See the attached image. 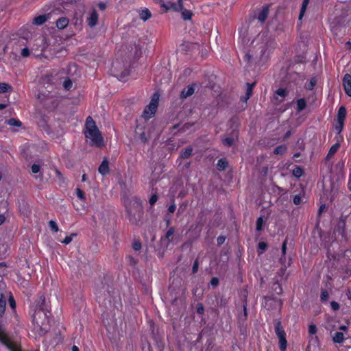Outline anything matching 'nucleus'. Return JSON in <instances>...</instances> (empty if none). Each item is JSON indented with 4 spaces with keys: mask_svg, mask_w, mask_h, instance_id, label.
I'll use <instances>...</instances> for the list:
<instances>
[{
    "mask_svg": "<svg viewBox=\"0 0 351 351\" xmlns=\"http://www.w3.org/2000/svg\"><path fill=\"white\" fill-rule=\"evenodd\" d=\"M50 315V312L45 306V301L43 300L41 304L36 308L33 315L34 329L40 335H45L49 330Z\"/></svg>",
    "mask_w": 351,
    "mask_h": 351,
    "instance_id": "f257e3e1",
    "label": "nucleus"
},
{
    "mask_svg": "<svg viewBox=\"0 0 351 351\" xmlns=\"http://www.w3.org/2000/svg\"><path fill=\"white\" fill-rule=\"evenodd\" d=\"M123 203L130 222L135 225L138 224L143 216V208L141 199L133 197L124 199Z\"/></svg>",
    "mask_w": 351,
    "mask_h": 351,
    "instance_id": "f03ea898",
    "label": "nucleus"
},
{
    "mask_svg": "<svg viewBox=\"0 0 351 351\" xmlns=\"http://www.w3.org/2000/svg\"><path fill=\"white\" fill-rule=\"evenodd\" d=\"M84 134L87 139L90 140L91 146L101 147L104 145V138L91 117H88L86 120Z\"/></svg>",
    "mask_w": 351,
    "mask_h": 351,
    "instance_id": "7ed1b4c3",
    "label": "nucleus"
},
{
    "mask_svg": "<svg viewBox=\"0 0 351 351\" xmlns=\"http://www.w3.org/2000/svg\"><path fill=\"white\" fill-rule=\"evenodd\" d=\"M162 8H164L165 11L173 10L174 12H180L182 18L184 20H190L193 16L192 12L186 8V4L184 3V0H176L173 1H164L158 0Z\"/></svg>",
    "mask_w": 351,
    "mask_h": 351,
    "instance_id": "20e7f679",
    "label": "nucleus"
},
{
    "mask_svg": "<svg viewBox=\"0 0 351 351\" xmlns=\"http://www.w3.org/2000/svg\"><path fill=\"white\" fill-rule=\"evenodd\" d=\"M159 97L160 95L158 93H155L153 95L149 104L146 106L143 112V117L145 119H149L155 114L158 106Z\"/></svg>",
    "mask_w": 351,
    "mask_h": 351,
    "instance_id": "39448f33",
    "label": "nucleus"
},
{
    "mask_svg": "<svg viewBox=\"0 0 351 351\" xmlns=\"http://www.w3.org/2000/svg\"><path fill=\"white\" fill-rule=\"evenodd\" d=\"M275 332L279 340L280 351H286L287 341L286 339V333L281 325V322L278 321L275 324Z\"/></svg>",
    "mask_w": 351,
    "mask_h": 351,
    "instance_id": "423d86ee",
    "label": "nucleus"
},
{
    "mask_svg": "<svg viewBox=\"0 0 351 351\" xmlns=\"http://www.w3.org/2000/svg\"><path fill=\"white\" fill-rule=\"evenodd\" d=\"M0 341L11 351H19L17 346L10 339L5 330L1 326H0Z\"/></svg>",
    "mask_w": 351,
    "mask_h": 351,
    "instance_id": "0eeeda50",
    "label": "nucleus"
},
{
    "mask_svg": "<svg viewBox=\"0 0 351 351\" xmlns=\"http://www.w3.org/2000/svg\"><path fill=\"white\" fill-rule=\"evenodd\" d=\"M343 86L346 93L351 97V75L347 73L343 76Z\"/></svg>",
    "mask_w": 351,
    "mask_h": 351,
    "instance_id": "6e6552de",
    "label": "nucleus"
},
{
    "mask_svg": "<svg viewBox=\"0 0 351 351\" xmlns=\"http://www.w3.org/2000/svg\"><path fill=\"white\" fill-rule=\"evenodd\" d=\"M98 19H99V15H98L97 11L95 10H93L90 12L89 17H88V19H87L88 25L90 27H95L98 22Z\"/></svg>",
    "mask_w": 351,
    "mask_h": 351,
    "instance_id": "1a4fd4ad",
    "label": "nucleus"
},
{
    "mask_svg": "<svg viewBox=\"0 0 351 351\" xmlns=\"http://www.w3.org/2000/svg\"><path fill=\"white\" fill-rule=\"evenodd\" d=\"M98 171L103 176H106L109 173V162L107 158L103 160L99 167Z\"/></svg>",
    "mask_w": 351,
    "mask_h": 351,
    "instance_id": "9d476101",
    "label": "nucleus"
},
{
    "mask_svg": "<svg viewBox=\"0 0 351 351\" xmlns=\"http://www.w3.org/2000/svg\"><path fill=\"white\" fill-rule=\"evenodd\" d=\"M195 92V88L193 85L187 86L186 88H184L181 93H180V97L182 99L187 98L188 97H190Z\"/></svg>",
    "mask_w": 351,
    "mask_h": 351,
    "instance_id": "9b49d317",
    "label": "nucleus"
},
{
    "mask_svg": "<svg viewBox=\"0 0 351 351\" xmlns=\"http://www.w3.org/2000/svg\"><path fill=\"white\" fill-rule=\"evenodd\" d=\"M49 19V15H39L34 19L33 23L36 25H41L45 23Z\"/></svg>",
    "mask_w": 351,
    "mask_h": 351,
    "instance_id": "f8f14e48",
    "label": "nucleus"
},
{
    "mask_svg": "<svg viewBox=\"0 0 351 351\" xmlns=\"http://www.w3.org/2000/svg\"><path fill=\"white\" fill-rule=\"evenodd\" d=\"M69 19L66 17H60L56 21V27L59 29H63L67 27Z\"/></svg>",
    "mask_w": 351,
    "mask_h": 351,
    "instance_id": "ddd939ff",
    "label": "nucleus"
},
{
    "mask_svg": "<svg viewBox=\"0 0 351 351\" xmlns=\"http://www.w3.org/2000/svg\"><path fill=\"white\" fill-rule=\"evenodd\" d=\"M268 14H269L268 7H267V6L263 7L262 10L258 14V20L262 23H264L265 21V20L267 19Z\"/></svg>",
    "mask_w": 351,
    "mask_h": 351,
    "instance_id": "4468645a",
    "label": "nucleus"
},
{
    "mask_svg": "<svg viewBox=\"0 0 351 351\" xmlns=\"http://www.w3.org/2000/svg\"><path fill=\"white\" fill-rule=\"evenodd\" d=\"M346 117V109L344 106H341L337 112V121H342L344 122V120Z\"/></svg>",
    "mask_w": 351,
    "mask_h": 351,
    "instance_id": "2eb2a0df",
    "label": "nucleus"
},
{
    "mask_svg": "<svg viewBox=\"0 0 351 351\" xmlns=\"http://www.w3.org/2000/svg\"><path fill=\"white\" fill-rule=\"evenodd\" d=\"M139 16L141 19L145 21L151 18L152 14L147 8H144L139 12Z\"/></svg>",
    "mask_w": 351,
    "mask_h": 351,
    "instance_id": "dca6fc26",
    "label": "nucleus"
},
{
    "mask_svg": "<svg viewBox=\"0 0 351 351\" xmlns=\"http://www.w3.org/2000/svg\"><path fill=\"white\" fill-rule=\"evenodd\" d=\"M332 339L335 343H341L344 341V335L341 332H336L332 337Z\"/></svg>",
    "mask_w": 351,
    "mask_h": 351,
    "instance_id": "f3484780",
    "label": "nucleus"
},
{
    "mask_svg": "<svg viewBox=\"0 0 351 351\" xmlns=\"http://www.w3.org/2000/svg\"><path fill=\"white\" fill-rule=\"evenodd\" d=\"M5 123L12 127H21L22 125L21 121L14 118H11L5 121Z\"/></svg>",
    "mask_w": 351,
    "mask_h": 351,
    "instance_id": "a211bd4d",
    "label": "nucleus"
},
{
    "mask_svg": "<svg viewBox=\"0 0 351 351\" xmlns=\"http://www.w3.org/2000/svg\"><path fill=\"white\" fill-rule=\"evenodd\" d=\"M6 306V298L3 294L0 297V315H3L5 312Z\"/></svg>",
    "mask_w": 351,
    "mask_h": 351,
    "instance_id": "6ab92c4d",
    "label": "nucleus"
},
{
    "mask_svg": "<svg viewBox=\"0 0 351 351\" xmlns=\"http://www.w3.org/2000/svg\"><path fill=\"white\" fill-rule=\"evenodd\" d=\"M254 86V83H253V84L247 83V90H246V95L245 97V99H243L244 101H246L252 96Z\"/></svg>",
    "mask_w": 351,
    "mask_h": 351,
    "instance_id": "aec40b11",
    "label": "nucleus"
},
{
    "mask_svg": "<svg viewBox=\"0 0 351 351\" xmlns=\"http://www.w3.org/2000/svg\"><path fill=\"white\" fill-rule=\"evenodd\" d=\"M174 232H175L174 228L171 227L166 232L165 241H166L167 245L171 241V237L174 234Z\"/></svg>",
    "mask_w": 351,
    "mask_h": 351,
    "instance_id": "412c9836",
    "label": "nucleus"
},
{
    "mask_svg": "<svg viewBox=\"0 0 351 351\" xmlns=\"http://www.w3.org/2000/svg\"><path fill=\"white\" fill-rule=\"evenodd\" d=\"M339 147H340L339 143H335V145H333L330 147V149L327 154V158L332 157L337 152Z\"/></svg>",
    "mask_w": 351,
    "mask_h": 351,
    "instance_id": "4be33fe9",
    "label": "nucleus"
},
{
    "mask_svg": "<svg viewBox=\"0 0 351 351\" xmlns=\"http://www.w3.org/2000/svg\"><path fill=\"white\" fill-rule=\"evenodd\" d=\"M192 151L193 149L191 147H186L182 152L181 158L184 159L189 158L192 154Z\"/></svg>",
    "mask_w": 351,
    "mask_h": 351,
    "instance_id": "5701e85b",
    "label": "nucleus"
},
{
    "mask_svg": "<svg viewBox=\"0 0 351 351\" xmlns=\"http://www.w3.org/2000/svg\"><path fill=\"white\" fill-rule=\"evenodd\" d=\"M306 106V102L304 99H300L297 101V110L300 112L305 109Z\"/></svg>",
    "mask_w": 351,
    "mask_h": 351,
    "instance_id": "b1692460",
    "label": "nucleus"
},
{
    "mask_svg": "<svg viewBox=\"0 0 351 351\" xmlns=\"http://www.w3.org/2000/svg\"><path fill=\"white\" fill-rule=\"evenodd\" d=\"M287 148L285 145H279L278 147H276L274 150V154H283L286 152Z\"/></svg>",
    "mask_w": 351,
    "mask_h": 351,
    "instance_id": "393cba45",
    "label": "nucleus"
},
{
    "mask_svg": "<svg viewBox=\"0 0 351 351\" xmlns=\"http://www.w3.org/2000/svg\"><path fill=\"white\" fill-rule=\"evenodd\" d=\"M308 3H309V0H304L303 1L302 7H301V10H300V13L299 15L300 20H301L302 19V17L306 12V7H307Z\"/></svg>",
    "mask_w": 351,
    "mask_h": 351,
    "instance_id": "a878e982",
    "label": "nucleus"
},
{
    "mask_svg": "<svg viewBox=\"0 0 351 351\" xmlns=\"http://www.w3.org/2000/svg\"><path fill=\"white\" fill-rule=\"evenodd\" d=\"M228 166V162L224 158H221L217 162V167L219 170L225 169Z\"/></svg>",
    "mask_w": 351,
    "mask_h": 351,
    "instance_id": "bb28decb",
    "label": "nucleus"
},
{
    "mask_svg": "<svg viewBox=\"0 0 351 351\" xmlns=\"http://www.w3.org/2000/svg\"><path fill=\"white\" fill-rule=\"evenodd\" d=\"M12 89V86L7 83L0 84V93H5Z\"/></svg>",
    "mask_w": 351,
    "mask_h": 351,
    "instance_id": "cd10ccee",
    "label": "nucleus"
},
{
    "mask_svg": "<svg viewBox=\"0 0 351 351\" xmlns=\"http://www.w3.org/2000/svg\"><path fill=\"white\" fill-rule=\"evenodd\" d=\"M293 174L297 177V178H300L302 176L303 174V169L300 167H296L295 168L293 169Z\"/></svg>",
    "mask_w": 351,
    "mask_h": 351,
    "instance_id": "c85d7f7f",
    "label": "nucleus"
},
{
    "mask_svg": "<svg viewBox=\"0 0 351 351\" xmlns=\"http://www.w3.org/2000/svg\"><path fill=\"white\" fill-rule=\"evenodd\" d=\"M73 86V83L70 79H66L63 82V87L65 90H70Z\"/></svg>",
    "mask_w": 351,
    "mask_h": 351,
    "instance_id": "c756f323",
    "label": "nucleus"
},
{
    "mask_svg": "<svg viewBox=\"0 0 351 351\" xmlns=\"http://www.w3.org/2000/svg\"><path fill=\"white\" fill-rule=\"evenodd\" d=\"M76 235L77 234L75 233H72L71 235L66 236L62 243L65 245H68L72 241L73 237H75Z\"/></svg>",
    "mask_w": 351,
    "mask_h": 351,
    "instance_id": "7c9ffc66",
    "label": "nucleus"
},
{
    "mask_svg": "<svg viewBox=\"0 0 351 351\" xmlns=\"http://www.w3.org/2000/svg\"><path fill=\"white\" fill-rule=\"evenodd\" d=\"M267 248V243L264 241H261L258 243V250L259 254H262L265 250H266Z\"/></svg>",
    "mask_w": 351,
    "mask_h": 351,
    "instance_id": "2f4dec72",
    "label": "nucleus"
},
{
    "mask_svg": "<svg viewBox=\"0 0 351 351\" xmlns=\"http://www.w3.org/2000/svg\"><path fill=\"white\" fill-rule=\"evenodd\" d=\"M344 125V122L337 121V125H335V130L338 134H340L343 130Z\"/></svg>",
    "mask_w": 351,
    "mask_h": 351,
    "instance_id": "473e14b6",
    "label": "nucleus"
},
{
    "mask_svg": "<svg viewBox=\"0 0 351 351\" xmlns=\"http://www.w3.org/2000/svg\"><path fill=\"white\" fill-rule=\"evenodd\" d=\"M276 94L284 98L287 95V91L284 88H279L276 90Z\"/></svg>",
    "mask_w": 351,
    "mask_h": 351,
    "instance_id": "72a5a7b5",
    "label": "nucleus"
},
{
    "mask_svg": "<svg viewBox=\"0 0 351 351\" xmlns=\"http://www.w3.org/2000/svg\"><path fill=\"white\" fill-rule=\"evenodd\" d=\"M321 300L322 301H327L329 298V294L326 289H322L320 295Z\"/></svg>",
    "mask_w": 351,
    "mask_h": 351,
    "instance_id": "f704fd0d",
    "label": "nucleus"
},
{
    "mask_svg": "<svg viewBox=\"0 0 351 351\" xmlns=\"http://www.w3.org/2000/svg\"><path fill=\"white\" fill-rule=\"evenodd\" d=\"M49 225L51 230L54 231L55 232H57L58 231V225L54 221L51 220L49 223Z\"/></svg>",
    "mask_w": 351,
    "mask_h": 351,
    "instance_id": "c9c22d12",
    "label": "nucleus"
},
{
    "mask_svg": "<svg viewBox=\"0 0 351 351\" xmlns=\"http://www.w3.org/2000/svg\"><path fill=\"white\" fill-rule=\"evenodd\" d=\"M263 219L262 217H258L256 221V230L261 231L263 228Z\"/></svg>",
    "mask_w": 351,
    "mask_h": 351,
    "instance_id": "e433bc0d",
    "label": "nucleus"
},
{
    "mask_svg": "<svg viewBox=\"0 0 351 351\" xmlns=\"http://www.w3.org/2000/svg\"><path fill=\"white\" fill-rule=\"evenodd\" d=\"M141 243L139 241H136L133 243L132 247L135 251H138L141 249Z\"/></svg>",
    "mask_w": 351,
    "mask_h": 351,
    "instance_id": "4c0bfd02",
    "label": "nucleus"
},
{
    "mask_svg": "<svg viewBox=\"0 0 351 351\" xmlns=\"http://www.w3.org/2000/svg\"><path fill=\"white\" fill-rule=\"evenodd\" d=\"M223 145L230 147L233 144V139L232 138H226L223 139Z\"/></svg>",
    "mask_w": 351,
    "mask_h": 351,
    "instance_id": "58836bf2",
    "label": "nucleus"
},
{
    "mask_svg": "<svg viewBox=\"0 0 351 351\" xmlns=\"http://www.w3.org/2000/svg\"><path fill=\"white\" fill-rule=\"evenodd\" d=\"M317 332V327L314 324H311L308 327V333L310 335H314Z\"/></svg>",
    "mask_w": 351,
    "mask_h": 351,
    "instance_id": "ea45409f",
    "label": "nucleus"
},
{
    "mask_svg": "<svg viewBox=\"0 0 351 351\" xmlns=\"http://www.w3.org/2000/svg\"><path fill=\"white\" fill-rule=\"evenodd\" d=\"M76 194L77 197L80 198V199H85L84 193L81 189L77 188L76 189Z\"/></svg>",
    "mask_w": 351,
    "mask_h": 351,
    "instance_id": "a19ab883",
    "label": "nucleus"
},
{
    "mask_svg": "<svg viewBox=\"0 0 351 351\" xmlns=\"http://www.w3.org/2000/svg\"><path fill=\"white\" fill-rule=\"evenodd\" d=\"M293 203L295 205H299L302 203V197L300 195H296L293 197Z\"/></svg>",
    "mask_w": 351,
    "mask_h": 351,
    "instance_id": "79ce46f5",
    "label": "nucleus"
},
{
    "mask_svg": "<svg viewBox=\"0 0 351 351\" xmlns=\"http://www.w3.org/2000/svg\"><path fill=\"white\" fill-rule=\"evenodd\" d=\"M40 171V166L37 164H34L32 165V171L34 173H38Z\"/></svg>",
    "mask_w": 351,
    "mask_h": 351,
    "instance_id": "37998d69",
    "label": "nucleus"
},
{
    "mask_svg": "<svg viewBox=\"0 0 351 351\" xmlns=\"http://www.w3.org/2000/svg\"><path fill=\"white\" fill-rule=\"evenodd\" d=\"M316 81L314 79H311L309 82L308 84L307 85V88L309 90L313 89L315 85Z\"/></svg>",
    "mask_w": 351,
    "mask_h": 351,
    "instance_id": "c03bdc74",
    "label": "nucleus"
},
{
    "mask_svg": "<svg viewBox=\"0 0 351 351\" xmlns=\"http://www.w3.org/2000/svg\"><path fill=\"white\" fill-rule=\"evenodd\" d=\"M21 56L23 57H28L29 56V51L28 49V48H23L21 51Z\"/></svg>",
    "mask_w": 351,
    "mask_h": 351,
    "instance_id": "a18cd8bd",
    "label": "nucleus"
},
{
    "mask_svg": "<svg viewBox=\"0 0 351 351\" xmlns=\"http://www.w3.org/2000/svg\"><path fill=\"white\" fill-rule=\"evenodd\" d=\"M158 200V196L156 195H153L149 199L150 205L153 206Z\"/></svg>",
    "mask_w": 351,
    "mask_h": 351,
    "instance_id": "49530a36",
    "label": "nucleus"
},
{
    "mask_svg": "<svg viewBox=\"0 0 351 351\" xmlns=\"http://www.w3.org/2000/svg\"><path fill=\"white\" fill-rule=\"evenodd\" d=\"M330 306L334 311H337L339 308V304L335 301L331 302Z\"/></svg>",
    "mask_w": 351,
    "mask_h": 351,
    "instance_id": "de8ad7c7",
    "label": "nucleus"
},
{
    "mask_svg": "<svg viewBox=\"0 0 351 351\" xmlns=\"http://www.w3.org/2000/svg\"><path fill=\"white\" fill-rule=\"evenodd\" d=\"M210 285L213 287H217L219 285V279L216 277H214L210 280Z\"/></svg>",
    "mask_w": 351,
    "mask_h": 351,
    "instance_id": "09e8293b",
    "label": "nucleus"
},
{
    "mask_svg": "<svg viewBox=\"0 0 351 351\" xmlns=\"http://www.w3.org/2000/svg\"><path fill=\"white\" fill-rule=\"evenodd\" d=\"M204 311V306L202 304H198L197 307V312L199 314H203Z\"/></svg>",
    "mask_w": 351,
    "mask_h": 351,
    "instance_id": "8fccbe9b",
    "label": "nucleus"
},
{
    "mask_svg": "<svg viewBox=\"0 0 351 351\" xmlns=\"http://www.w3.org/2000/svg\"><path fill=\"white\" fill-rule=\"evenodd\" d=\"M9 304L12 308H15V306H16L15 300L12 295H10V297L9 298Z\"/></svg>",
    "mask_w": 351,
    "mask_h": 351,
    "instance_id": "3c124183",
    "label": "nucleus"
},
{
    "mask_svg": "<svg viewBox=\"0 0 351 351\" xmlns=\"http://www.w3.org/2000/svg\"><path fill=\"white\" fill-rule=\"evenodd\" d=\"M225 240H226V237H223V236H219V237L217 238V244H218L219 245H222V244L224 243Z\"/></svg>",
    "mask_w": 351,
    "mask_h": 351,
    "instance_id": "603ef678",
    "label": "nucleus"
},
{
    "mask_svg": "<svg viewBox=\"0 0 351 351\" xmlns=\"http://www.w3.org/2000/svg\"><path fill=\"white\" fill-rule=\"evenodd\" d=\"M176 206L174 203H173L171 205H170L168 208V213H173L176 210Z\"/></svg>",
    "mask_w": 351,
    "mask_h": 351,
    "instance_id": "864d4df0",
    "label": "nucleus"
},
{
    "mask_svg": "<svg viewBox=\"0 0 351 351\" xmlns=\"http://www.w3.org/2000/svg\"><path fill=\"white\" fill-rule=\"evenodd\" d=\"M197 269H198V261L196 260L194 262V264L193 265V268H192L193 273V274L196 273L197 271Z\"/></svg>",
    "mask_w": 351,
    "mask_h": 351,
    "instance_id": "5fc2aeb1",
    "label": "nucleus"
},
{
    "mask_svg": "<svg viewBox=\"0 0 351 351\" xmlns=\"http://www.w3.org/2000/svg\"><path fill=\"white\" fill-rule=\"evenodd\" d=\"M287 239L283 242L282 246V252L285 255L286 253L287 250Z\"/></svg>",
    "mask_w": 351,
    "mask_h": 351,
    "instance_id": "6e6d98bb",
    "label": "nucleus"
},
{
    "mask_svg": "<svg viewBox=\"0 0 351 351\" xmlns=\"http://www.w3.org/2000/svg\"><path fill=\"white\" fill-rule=\"evenodd\" d=\"M128 260H129L130 263L131 265H135L136 263V261L133 257H132V256H129L128 257Z\"/></svg>",
    "mask_w": 351,
    "mask_h": 351,
    "instance_id": "4d7b16f0",
    "label": "nucleus"
},
{
    "mask_svg": "<svg viewBox=\"0 0 351 351\" xmlns=\"http://www.w3.org/2000/svg\"><path fill=\"white\" fill-rule=\"evenodd\" d=\"M140 138L143 143H145L147 141V138L144 132L141 134Z\"/></svg>",
    "mask_w": 351,
    "mask_h": 351,
    "instance_id": "13d9d810",
    "label": "nucleus"
},
{
    "mask_svg": "<svg viewBox=\"0 0 351 351\" xmlns=\"http://www.w3.org/2000/svg\"><path fill=\"white\" fill-rule=\"evenodd\" d=\"M5 217L3 215H0V225L3 224L5 222Z\"/></svg>",
    "mask_w": 351,
    "mask_h": 351,
    "instance_id": "bf43d9fd",
    "label": "nucleus"
},
{
    "mask_svg": "<svg viewBox=\"0 0 351 351\" xmlns=\"http://www.w3.org/2000/svg\"><path fill=\"white\" fill-rule=\"evenodd\" d=\"M99 8L101 10H105V8H106V5H105V3H99Z\"/></svg>",
    "mask_w": 351,
    "mask_h": 351,
    "instance_id": "052dcab7",
    "label": "nucleus"
},
{
    "mask_svg": "<svg viewBox=\"0 0 351 351\" xmlns=\"http://www.w3.org/2000/svg\"><path fill=\"white\" fill-rule=\"evenodd\" d=\"M291 134V132L290 130L287 131L284 136V139L288 138Z\"/></svg>",
    "mask_w": 351,
    "mask_h": 351,
    "instance_id": "680f3d73",
    "label": "nucleus"
},
{
    "mask_svg": "<svg viewBox=\"0 0 351 351\" xmlns=\"http://www.w3.org/2000/svg\"><path fill=\"white\" fill-rule=\"evenodd\" d=\"M348 189H350V191H351V175L350 176V179H349V181L348 183Z\"/></svg>",
    "mask_w": 351,
    "mask_h": 351,
    "instance_id": "e2e57ef3",
    "label": "nucleus"
},
{
    "mask_svg": "<svg viewBox=\"0 0 351 351\" xmlns=\"http://www.w3.org/2000/svg\"><path fill=\"white\" fill-rule=\"evenodd\" d=\"M348 329V327L346 326H341L339 327L340 330H346Z\"/></svg>",
    "mask_w": 351,
    "mask_h": 351,
    "instance_id": "0e129e2a",
    "label": "nucleus"
},
{
    "mask_svg": "<svg viewBox=\"0 0 351 351\" xmlns=\"http://www.w3.org/2000/svg\"><path fill=\"white\" fill-rule=\"evenodd\" d=\"M6 106H7L6 104H0V110H3V109L5 108Z\"/></svg>",
    "mask_w": 351,
    "mask_h": 351,
    "instance_id": "69168bd1",
    "label": "nucleus"
},
{
    "mask_svg": "<svg viewBox=\"0 0 351 351\" xmlns=\"http://www.w3.org/2000/svg\"><path fill=\"white\" fill-rule=\"evenodd\" d=\"M72 351H79V349H78L77 346H73L72 347Z\"/></svg>",
    "mask_w": 351,
    "mask_h": 351,
    "instance_id": "338daca9",
    "label": "nucleus"
},
{
    "mask_svg": "<svg viewBox=\"0 0 351 351\" xmlns=\"http://www.w3.org/2000/svg\"><path fill=\"white\" fill-rule=\"evenodd\" d=\"M82 180L83 182H85V181L86 180V174H84V175L82 176Z\"/></svg>",
    "mask_w": 351,
    "mask_h": 351,
    "instance_id": "774afa93",
    "label": "nucleus"
}]
</instances>
